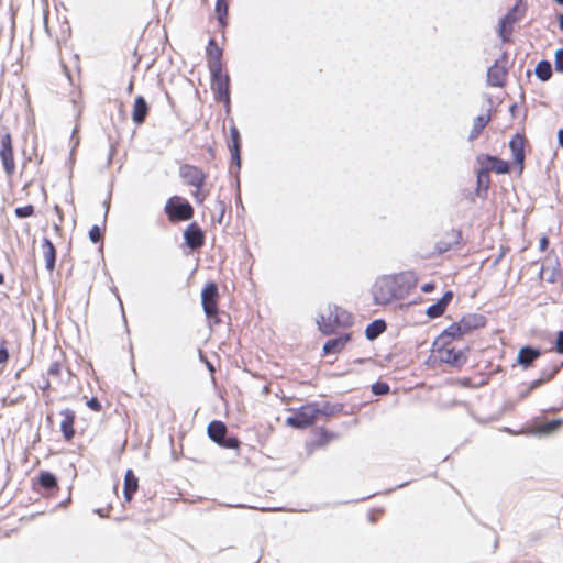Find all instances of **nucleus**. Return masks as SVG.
Returning a JSON list of instances; mask_svg holds the SVG:
<instances>
[{"instance_id":"c85d7f7f","label":"nucleus","mask_w":563,"mask_h":563,"mask_svg":"<svg viewBox=\"0 0 563 563\" xmlns=\"http://www.w3.org/2000/svg\"><path fill=\"white\" fill-rule=\"evenodd\" d=\"M387 324L383 319L372 321L365 329V336L367 340L373 341L386 331Z\"/></svg>"},{"instance_id":"4c0bfd02","label":"nucleus","mask_w":563,"mask_h":563,"mask_svg":"<svg viewBox=\"0 0 563 563\" xmlns=\"http://www.w3.org/2000/svg\"><path fill=\"white\" fill-rule=\"evenodd\" d=\"M34 212H35V209H34L33 205H26V206L18 207L14 209L15 216L21 219L31 217L34 214Z\"/></svg>"},{"instance_id":"6e6552de","label":"nucleus","mask_w":563,"mask_h":563,"mask_svg":"<svg viewBox=\"0 0 563 563\" xmlns=\"http://www.w3.org/2000/svg\"><path fill=\"white\" fill-rule=\"evenodd\" d=\"M218 297L219 290L216 283H208L201 291V305L208 318H216L218 316Z\"/></svg>"},{"instance_id":"20e7f679","label":"nucleus","mask_w":563,"mask_h":563,"mask_svg":"<svg viewBox=\"0 0 563 563\" xmlns=\"http://www.w3.org/2000/svg\"><path fill=\"white\" fill-rule=\"evenodd\" d=\"M319 416V405L317 402H309L294 411V415L288 417L286 423L292 428L302 429L314 423Z\"/></svg>"},{"instance_id":"5fc2aeb1","label":"nucleus","mask_w":563,"mask_h":563,"mask_svg":"<svg viewBox=\"0 0 563 563\" xmlns=\"http://www.w3.org/2000/svg\"><path fill=\"white\" fill-rule=\"evenodd\" d=\"M558 142H559V145L563 148V129H560L558 131Z\"/></svg>"},{"instance_id":"79ce46f5","label":"nucleus","mask_w":563,"mask_h":563,"mask_svg":"<svg viewBox=\"0 0 563 563\" xmlns=\"http://www.w3.org/2000/svg\"><path fill=\"white\" fill-rule=\"evenodd\" d=\"M540 386H541V385H540V380H537V379L532 380L531 383H529V384L525 387V389L520 390V393H519V398H520V399H525L526 397H528V396L530 395V393H531L532 390H534L536 388H538V387H540Z\"/></svg>"},{"instance_id":"58836bf2","label":"nucleus","mask_w":563,"mask_h":563,"mask_svg":"<svg viewBox=\"0 0 563 563\" xmlns=\"http://www.w3.org/2000/svg\"><path fill=\"white\" fill-rule=\"evenodd\" d=\"M47 374L49 376H53V377H56V378H59L60 380H63V365H62V363L58 362V361L53 362L49 365V367H48Z\"/></svg>"},{"instance_id":"39448f33","label":"nucleus","mask_w":563,"mask_h":563,"mask_svg":"<svg viewBox=\"0 0 563 563\" xmlns=\"http://www.w3.org/2000/svg\"><path fill=\"white\" fill-rule=\"evenodd\" d=\"M211 75V90L217 101L223 102L228 108L230 106V77L223 73V68L219 71L209 69Z\"/></svg>"},{"instance_id":"cd10ccee","label":"nucleus","mask_w":563,"mask_h":563,"mask_svg":"<svg viewBox=\"0 0 563 563\" xmlns=\"http://www.w3.org/2000/svg\"><path fill=\"white\" fill-rule=\"evenodd\" d=\"M350 340V334H343L341 336L330 339L323 344V353L325 355L335 354L340 352Z\"/></svg>"},{"instance_id":"6e6d98bb","label":"nucleus","mask_w":563,"mask_h":563,"mask_svg":"<svg viewBox=\"0 0 563 563\" xmlns=\"http://www.w3.org/2000/svg\"><path fill=\"white\" fill-rule=\"evenodd\" d=\"M49 387H51V383H49V380H48V379H45V380H44V383H43V385L41 386V389L45 391V390H48V389H49Z\"/></svg>"},{"instance_id":"49530a36","label":"nucleus","mask_w":563,"mask_h":563,"mask_svg":"<svg viewBox=\"0 0 563 563\" xmlns=\"http://www.w3.org/2000/svg\"><path fill=\"white\" fill-rule=\"evenodd\" d=\"M8 360H9V351L7 349V341L5 340H1V345H0V364L7 363Z\"/></svg>"},{"instance_id":"412c9836","label":"nucleus","mask_w":563,"mask_h":563,"mask_svg":"<svg viewBox=\"0 0 563 563\" xmlns=\"http://www.w3.org/2000/svg\"><path fill=\"white\" fill-rule=\"evenodd\" d=\"M507 70L496 60L487 70V84L493 87H503L506 81Z\"/></svg>"},{"instance_id":"4d7b16f0","label":"nucleus","mask_w":563,"mask_h":563,"mask_svg":"<svg viewBox=\"0 0 563 563\" xmlns=\"http://www.w3.org/2000/svg\"><path fill=\"white\" fill-rule=\"evenodd\" d=\"M195 198L198 203H201L203 201V196L200 195V190L197 189V192L195 194Z\"/></svg>"},{"instance_id":"aec40b11","label":"nucleus","mask_w":563,"mask_h":563,"mask_svg":"<svg viewBox=\"0 0 563 563\" xmlns=\"http://www.w3.org/2000/svg\"><path fill=\"white\" fill-rule=\"evenodd\" d=\"M486 317L481 313H468L463 316L459 321L464 334L470 333L473 330L479 329L486 324Z\"/></svg>"},{"instance_id":"7c9ffc66","label":"nucleus","mask_w":563,"mask_h":563,"mask_svg":"<svg viewBox=\"0 0 563 563\" xmlns=\"http://www.w3.org/2000/svg\"><path fill=\"white\" fill-rule=\"evenodd\" d=\"M562 366L563 362H551L549 365L541 369L540 376L537 378V380H540V385H543L544 383L551 380L556 375V373H559Z\"/></svg>"},{"instance_id":"2f4dec72","label":"nucleus","mask_w":563,"mask_h":563,"mask_svg":"<svg viewBox=\"0 0 563 563\" xmlns=\"http://www.w3.org/2000/svg\"><path fill=\"white\" fill-rule=\"evenodd\" d=\"M536 76L541 81H548L552 77V65L549 60H540L536 66Z\"/></svg>"},{"instance_id":"052dcab7","label":"nucleus","mask_w":563,"mask_h":563,"mask_svg":"<svg viewBox=\"0 0 563 563\" xmlns=\"http://www.w3.org/2000/svg\"><path fill=\"white\" fill-rule=\"evenodd\" d=\"M66 376H67V379H66L65 382H66V383H68V380H69V379H70V377H71V372H70V369H68V368L66 369Z\"/></svg>"},{"instance_id":"8fccbe9b","label":"nucleus","mask_w":563,"mask_h":563,"mask_svg":"<svg viewBox=\"0 0 563 563\" xmlns=\"http://www.w3.org/2000/svg\"><path fill=\"white\" fill-rule=\"evenodd\" d=\"M87 406L93 411H100L102 408L100 401L96 397L90 398L87 401Z\"/></svg>"},{"instance_id":"f3484780","label":"nucleus","mask_w":563,"mask_h":563,"mask_svg":"<svg viewBox=\"0 0 563 563\" xmlns=\"http://www.w3.org/2000/svg\"><path fill=\"white\" fill-rule=\"evenodd\" d=\"M464 335L459 322L449 325L442 333L434 340L433 346L449 345L454 339Z\"/></svg>"},{"instance_id":"e2e57ef3","label":"nucleus","mask_w":563,"mask_h":563,"mask_svg":"<svg viewBox=\"0 0 563 563\" xmlns=\"http://www.w3.org/2000/svg\"><path fill=\"white\" fill-rule=\"evenodd\" d=\"M132 90H133V82L131 81V82H130V85H129V87H128V91H129V92H132Z\"/></svg>"},{"instance_id":"a211bd4d","label":"nucleus","mask_w":563,"mask_h":563,"mask_svg":"<svg viewBox=\"0 0 563 563\" xmlns=\"http://www.w3.org/2000/svg\"><path fill=\"white\" fill-rule=\"evenodd\" d=\"M329 311V320L332 319V322L335 328L342 327L346 328L353 323V317L346 310L342 309L339 306H333L328 308Z\"/></svg>"},{"instance_id":"9b49d317","label":"nucleus","mask_w":563,"mask_h":563,"mask_svg":"<svg viewBox=\"0 0 563 563\" xmlns=\"http://www.w3.org/2000/svg\"><path fill=\"white\" fill-rule=\"evenodd\" d=\"M391 276L396 284L398 296H400L401 299L417 286L418 279L412 272H402Z\"/></svg>"},{"instance_id":"13d9d810","label":"nucleus","mask_w":563,"mask_h":563,"mask_svg":"<svg viewBox=\"0 0 563 563\" xmlns=\"http://www.w3.org/2000/svg\"><path fill=\"white\" fill-rule=\"evenodd\" d=\"M559 20V27L563 31V13H561L558 18Z\"/></svg>"},{"instance_id":"a18cd8bd","label":"nucleus","mask_w":563,"mask_h":563,"mask_svg":"<svg viewBox=\"0 0 563 563\" xmlns=\"http://www.w3.org/2000/svg\"><path fill=\"white\" fill-rule=\"evenodd\" d=\"M554 65L556 71L563 73V48H559L555 51Z\"/></svg>"},{"instance_id":"423d86ee","label":"nucleus","mask_w":563,"mask_h":563,"mask_svg":"<svg viewBox=\"0 0 563 563\" xmlns=\"http://www.w3.org/2000/svg\"><path fill=\"white\" fill-rule=\"evenodd\" d=\"M526 12V5L522 0H518L516 4L499 21V36L503 42H509V35L512 32V25L518 22Z\"/></svg>"},{"instance_id":"2eb2a0df","label":"nucleus","mask_w":563,"mask_h":563,"mask_svg":"<svg viewBox=\"0 0 563 563\" xmlns=\"http://www.w3.org/2000/svg\"><path fill=\"white\" fill-rule=\"evenodd\" d=\"M230 139L231 143L229 144V150L231 153V161L239 170L241 168V135L235 125L230 128Z\"/></svg>"},{"instance_id":"c9c22d12","label":"nucleus","mask_w":563,"mask_h":563,"mask_svg":"<svg viewBox=\"0 0 563 563\" xmlns=\"http://www.w3.org/2000/svg\"><path fill=\"white\" fill-rule=\"evenodd\" d=\"M216 13L218 16V21L221 26H224L227 24V14H228V3L225 0H217L216 3Z\"/></svg>"},{"instance_id":"f03ea898","label":"nucleus","mask_w":563,"mask_h":563,"mask_svg":"<svg viewBox=\"0 0 563 563\" xmlns=\"http://www.w3.org/2000/svg\"><path fill=\"white\" fill-rule=\"evenodd\" d=\"M207 434L209 439L224 449L240 448V440L234 435H228V428L224 422L213 420L208 424Z\"/></svg>"},{"instance_id":"603ef678","label":"nucleus","mask_w":563,"mask_h":563,"mask_svg":"<svg viewBox=\"0 0 563 563\" xmlns=\"http://www.w3.org/2000/svg\"><path fill=\"white\" fill-rule=\"evenodd\" d=\"M434 288H435V285L433 283H427L421 287V291L429 294V292L433 291Z\"/></svg>"},{"instance_id":"de8ad7c7","label":"nucleus","mask_w":563,"mask_h":563,"mask_svg":"<svg viewBox=\"0 0 563 563\" xmlns=\"http://www.w3.org/2000/svg\"><path fill=\"white\" fill-rule=\"evenodd\" d=\"M216 209L218 210V214H219L218 222L221 223L222 219H223V216H224V212H225V205H224V202L222 200H217L216 201Z\"/></svg>"},{"instance_id":"338daca9","label":"nucleus","mask_w":563,"mask_h":563,"mask_svg":"<svg viewBox=\"0 0 563 563\" xmlns=\"http://www.w3.org/2000/svg\"><path fill=\"white\" fill-rule=\"evenodd\" d=\"M55 211H56L58 214H60V212H62V210H60V208H59L58 206H55Z\"/></svg>"},{"instance_id":"a878e982","label":"nucleus","mask_w":563,"mask_h":563,"mask_svg":"<svg viewBox=\"0 0 563 563\" xmlns=\"http://www.w3.org/2000/svg\"><path fill=\"white\" fill-rule=\"evenodd\" d=\"M139 488V479L132 470H128L124 476L123 495L125 501H131Z\"/></svg>"},{"instance_id":"9d476101","label":"nucleus","mask_w":563,"mask_h":563,"mask_svg":"<svg viewBox=\"0 0 563 563\" xmlns=\"http://www.w3.org/2000/svg\"><path fill=\"white\" fill-rule=\"evenodd\" d=\"M179 174L187 185L201 190L206 180V175L200 168L186 164L180 167Z\"/></svg>"},{"instance_id":"a19ab883","label":"nucleus","mask_w":563,"mask_h":563,"mask_svg":"<svg viewBox=\"0 0 563 563\" xmlns=\"http://www.w3.org/2000/svg\"><path fill=\"white\" fill-rule=\"evenodd\" d=\"M372 393L376 396H383L389 393V385L385 382H376L372 385Z\"/></svg>"},{"instance_id":"0eeeda50","label":"nucleus","mask_w":563,"mask_h":563,"mask_svg":"<svg viewBox=\"0 0 563 563\" xmlns=\"http://www.w3.org/2000/svg\"><path fill=\"white\" fill-rule=\"evenodd\" d=\"M0 158L3 169L8 176L15 172V162L13 156V146L11 134L3 129L0 131Z\"/></svg>"},{"instance_id":"473e14b6","label":"nucleus","mask_w":563,"mask_h":563,"mask_svg":"<svg viewBox=\"0 0 563 563\" xmlns=\"http://www.w3.org/2000/svg\"><path fill=\"white\" fill-rule=\"evenodd\" d=\"M487 159L490 162V169L497 174H507L510 169V166L506 161L489 155H487Z\"/></svg>"},{"instance_id":"37998d69","label":"nucleus","mask_w":563,"mask_h":563,"mask_svg":"<svg viewBox=\"0 0 563 563\" xmlns=\"http://www.w3.org/2000/svg\"><path fill=\"white\" fill-rule=\"evenodd\" d=\"M102 231L101 229L98 227V225H93L90 230H89V239L92 243H99L102 241Z\"/></svg>"},{"instance_id":"3c124183","label":"nucleus","mask_w":563,"mask_h":563,"mask_svg":"<svg viewBox=\"0 0 563 563\" xmlns=\"http://www.w3.org/2000/svg\"><path fill=\"white\" fill-rule=\"evenodd\" d=\"M452 298H453V292L451 290H448V291L444 292L442 298L439 299V300L448 308V306L451 302Z\"/></svg>"},{"instance_id":"4be33fe9","label":"nucleus","mask_w":563,"mask_h":563,"mask_svg":"<svg viewBox=\"0 0 563 563\" xmlns=\"http://www.w3.org/2000/svg\"><path fill=\"white\" fill-rule=\"evenodd\" d=\"M509 147L512 153L514 163L523 167L525 162V140L520 134H516L509 142Z\"/></svg>"},{"instance_id":"774afa93","label":"nucleus","mask_w":563,"mask_h":563,"mask_svg":"<svg viewBox=\"0 0 563 563\" xmlns=\"http://www.w3.org/2000/svg\"><path fill=\"white\" fill-rule=\"evenodd\" d=\"M558 4L563 5V0H554Z\"/></svg>"},{"instance_id":"c03bdc74","label":"nucleus","mask_w":563,"mask_h":563,"mask_svg":"<svg viewBox=\"0 0 563 563\" xmlns=\"http://www.w3.org/2000/svg\"><path fill=\"white\" fill-rule=\"evenodd\" d=\"M336 406L331 405L329 402H324L323 405L319 406V415L323 416H332L334 412H336Z\"/></svg>"},{"instance_id":"393cba45","label":"nucleus","mask_w":563,"mask_h":563,"mask_svg":"<svg viewBox=\"0 0 563 563\" xmlns=\"http://www.w3.org/2000/svg\"><path fill=\"white\" fill-rule=\"evenodd\" d=\"M43 256L45 258V267L53 272L56 263V249L48 238H44L42 242Z\"/></svg>"},{"instance_id":"f8f14e48","label":"nucleus","mask_w":563,"mask_h":563,"mask_svg":"<svg viewBox=\"0 0 563 563\" xmlns=\"http://www.w3.org/2000/svg\"><path fill=\"white\" fill-rule=\"evenodd\" d=\"M184 240L189 249L198 250L205 244V233L196 222H191L184 231Z\"/></svg>"},{"instance_id":"6ab92c4d","label":"nucleus","mask_w":563,"mask_h":563,"mask_svg":"<svg viewBox=\"0 0 563 563\" xmlns=\"http://www.w3.org/2000/svg\"><path fill=\"white\" fill-rule=\"evenodd\" d=\"M542 352L540 349L526 345L522 346L517 355V362L525 369L532 366L533 362L541 356Z\"/></svg>"},{"instance_id":"b1692460","label":"nucleus","mask_w":563,"mask_h":563,"mask_svg":"<svg viewBox=\"0 0 563 563\" xmlns=\"http://www.w3.org/2000/svg\"><path fill=\"white\" fill-rule=\"evenodd\" d=\"M148 104L144 97L137 96L134 100L132 120L135 124H142L148 114Z\"/></svg>"},{"instance_id":"5701e85b","label":"nucleus","mask_w":563,"mask_h":563,"mask_svg":"<svg viewBox=\"0 0 563 563\" xmlns=\"http://www.w3.org/2000/svg\"><path fill=\"white\" fill-rule=\"evenodd\" d=\"M60 415L63 416V420L60 422V431L66 441H70L75 435L74 422H75V412L71 409L62 410Z\"/></svg>"},{"instance_id":"0e129e2a","label":"nucleus","mask_w":563,"mask_h":563,"mask_svg":"<svg viewBox=\"0 0 563 563\" xmlns=\"http://www.w3.org/2000/svg\"><path fill=\"white\" fill-rule=\"evenodd\" d=\"M516 108H517V106H516V104H512V106L510 107V112H511L512 114H514V112H515Z\"/></svg>"},{"instance_id":"ddd939ff","label":"nucleus","mask_w":563,"mask_h":563,"mask_svg":"<svg viewBox=\"0 0 563 563\" xmlns=\"http://www.w3.org/2000/svg\"><path fill=\"white\" fill-rule=\"evenodd\" d=\"M540 275H545V279L549 283H556L561 277V266L556 256L548 255L544 263L542 264Z\"/></svg>"},{"instance_id":"dca6fc26","label":"nucleus","mask_w":563,"mask_h":563,"mask_svg":"<svg viewBox=\"0 0 563 563\" xmlns=\"http://www.w3.org/2000/svg\"><path fill=\"white\" fill-rule=\"evenodd\" d=\"M208 66L209 69L219 71V68H223L222 65V48L219 47L214 38H210L207 46Z\"/></svg>"},{"instance_id":"4468645a","label":"nucleus","mask_w":563,"mask_h":563,"mask_svg":"<svg viewBox=\"0 0 563 563\" xmlns=\"http://www.w3.org/2000/svg\"><path fill=\"white\" fill-rule=\"evenodd\" d=\"M462 240V232L460 230L452 229L448 231L444 236L439 240L435 244V251L438 254L450 251L453 246L459 245Z\"/></svg>"},{"instance_id":"72a5a7b5","label":"nucleus","mask_w":563,"mask_h":563,"mask_svg":"<svg viewBox=\"0 0 563 563\" xmlns=\"http://www.w3.org/2000/svg\"><path fill=\"white\" fill-rule=\"evenodd\" d=\"M563 426V419H553L544 422L539 427V432L542 434H550Z\"/></svg>"},{"instance_id":"7ed1b4c3","label":"nucleus","mask_w":563,"mask_h":563,"mask_svg":"<svg viewBox=\"0 0 563 563\" xmlns=\"http://www.w3.org/2000/svg\"><path fill=\"white\" fill-rule=\"evenodd\" d=\"M170 222L187 221L194 217L192 206L183 197H170L164 208Z\"/></svg>"},{"instance_id":"c756f323","label":"nucleus","mask_w":563,"mask_h":563,"mask_svg":"<svg viewBox=\"0 0 563 563\" xmlns=\"http://www.w3.org/2000/svg\"><path fill=\"white\" fill-rule=\"evenodd\" d=\"M38 485L47 493L52 494L57 489V478L51 472H41L38 476Z\"/></svg>"},{"instance_id":"1a4fd4ad","label":"nucleus","mask_w":563,"mask_h":563,"mask_svg":"<svg viewBox=\"0 0 563 563\" xmlns=\"http://www.w3.org/2000/svg\"><path fill=\"white\" fill-rule=\"evenodd\" d=\"M434 351L437 352L440 362L456 368L462 367L467 361V356L464 351L448 347V345L434 346Z\"/></svg>"},{"instance_id":"69168bd1","label":"nucleus","mask_w":563,"mask_h":563,"mask_svg":"<svg viewBox=\"0 0 563 563\" xmlns=\"http://www.w3.org/2000/svg\"><path fill=\"white\" fill-rule=\"evenodd\" d=\"M4 283V276L2 274H0V285H2Z\"/></svg>"},{"instance_id":"680f3d73","label":"nucleus","mask_w":563,"mask_h":563,"mask_svg":"<svg viewBox=\"0 0 563 563\" xmlns=\"http://www.w3.org/2000/svg\"><path fill=\"white\" fill-rule=\"evenodd\" d=\"M207 365H208V368H209L210 372L214 371V368H213V366H212V364L210 362H207Z\"/></svg>"},{"instance_id":"864d4df0","label":"nucleus","mask_w":563,"mask_h":563,"mask_svg":"<svg viewBox=\"0 0 563 563\" xmlns=\"http://www.w3.org/2000/svg\"><path fill=\"white\" fill-rule=\"evenodd\" d=\"M549 245V239L547 236H542L540 239L539 249L540 251H545Z\"/></svg>"},{"instance_id":"bf43d9fd","label":"nucleus","mask_w":563,"mask_h":563,"mask_svg":"<svg viewBox=\"0 0 563 563\" xmlns=\"http://www.w3.org/2000/svg\"><path fill=\"white\" fill-rule=\"evenodd\" d=\"M95 512L97 515H99L100 517H104L106 516L104 512H103V509H101V508L95 509Z\"/></svg>"},{"instance_id":"ea45409f","label":"nucleus","mask_w":563,"mask_h":563,"mask_svg":"<svg viewBox=\"0 0 563 563\" xmlns=\"http://www.w3.org/2000/svg\"><path fill=\"white\" fill-rule=\"evenodd\" d=\"M489 184V173L487 169H481L477 174V187L478 190L484 188L487 190Z\"/></svg>"},{"instance_id":"f704fd0d","label":"nucleus","mask_w":563,"mask_h":563,"mask_svg":"<svg viewBox=\"0 0 563 563\" xmlns=\"http://www.w3.org/2000/svg\"><path fill=\"white\" fill-rule=\"evenodd\" d=\"M318 325L320 331L324 334H332L335 331V327L332 322V319L329 320V313L327 316H320V319L318 320Z\"/></svg>"},{"instance_id":"e433bc0d","label":"nucleus","mask_w":563,"mask_h":563,"mask_svg":"<svg viewBox=\"0 0 563 563\" xmlns=\"http://www.w3.org/2000/svg\"><path fill=\"white\" fill-rule=\"evenodd\" d=\"M445 310L446 307L440 300H438L435 303L428 307L426 313L429 318L435 319L441 317Z\"/></svg>"},{"instance_id":"bb28decb","label":"nucleus","mask_w":563,"mask_h":563,"mask_svg":"<svg viewBox=\"0 0 563 563\" xmlns=\"http://www.w3.org/2000/svg\"><path fill=\"white\" fill-rule=\"evenodd\" d=\"M492 115L490 110L487 111L486 114L477 115L473 121V126L468 135L470 141L476 140L485 129V126L490 122Z\"/></svg>"},{"instance_id":"09e8293b","label":"nucleus","mask_w":563,"mask_h":563,"mask_svg":"<svg viewBox=\"0 0 563 563\" xmlns=\"http://www.w3.org/2000/svg\"><path fill=\"white\" fill-rule=\"evenodd\" d=\"M555 350L558 353L563 354V330L558 332Z\"/></svg>"},{"instance_id":"f257e3e1","label":"nucleus","mask_w":563,"mask_h":563,"mask_svg":"<svg viewBox=\"0 0 563 563\" xmlns=\"http://www.w3.org/2000/svg\"><path fill=\"white\" fill-rule=\"evenodd\" d=\"M373 299L376 305H388L395 299H401L391 275L377 278L372 288Z\"/></svg>"}]
</instances>
